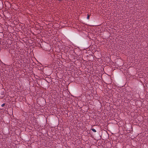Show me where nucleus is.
I'll return each instance as SVG.
<instances>
[{
	"instance_id": "f257e3e1",
	"label": "nucleus",
	"mask_w": 148,
	"mask_h": 148,
	"mask_svg": "<svg viewBox=\"0 0 148 148\" xmlns=\"http://www.w3.org/2000/svg\"><path fill=\"white\" fill-rule=\"evenodd\" d=\"M92 130L94 132H96V130H95V129H92Z\"/></svg>"
},
{
	"instance_id": "f03ea898",
	"label": "nucleus",
	"mask_w": 148,
	"mask_h": 148,
	"mask_svg": "<svg viewBox=\"0 0 148 148\" xmlns=\"http://www.w3.org/2000/svg\"><path fill=\"white\" fill-rule=\"evenodd\" d=\"M5 105V104L4 103H3V104H2L1 106L2 107H3Z\"/></svg>"
},
{
	"instance_id": "7ed1b4c3",
	"label": "nucleus",
	"mask_w": 148,
	"mask_h": 148,
	"mask_svg": "<svg viewBox=\"0 0 148 148\" xmlns=\"http://www.w3.org/2000/svg\"><path fill=\"white\" fill-rule=\"evenodd\" d=\"M87 18L88 19L89 18V16H88L87 17Z\"/></svg>"
}]
</instances>
